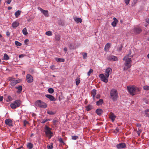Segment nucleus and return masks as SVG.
I'll list each match as a JSON object with an SVG mask.
<instances>
[{"label": "nucleus", "instance_id": "1", "mask_svg": "<svg viewBox=\"0 0 149 149\" xmlns=\"http://www.w3.org/2000/svg\"><path fill=\"white\" fill-rule=\"evenodd\" d=\"M123 60L125 61L124 64L125 65L124 68V70H126L131 67V65L130 64L132 62L131 58H129V55H127L124 57Z\"/></svg>", "mask_w": 149, "mask_h": 149}, {"label": "nucleus", "instance_id": "2", "mask_svg": "<svg viewBox=\"0 0 149 149\" xmlns=\"http://www.w3.org/2000/svg\"><path fill=\"white\" fill-rule=\"evenodd\" d=\"M128 91L130 94L132 95H136L137 92L139 91V89L134 86H127V87Z\"/></svg>", "mask_w": 149, "mask_h": 149}, {"label": "nucleus", "instance_id": "3", "mask_svg": "<svg viewBox=\"0 0 149 149\" xmlns=\"http://www.w3.org/2000/svg\"><path fill=\"white\" fill-rule=\"evenodd\" d=\"M118 97V92L115 89H111L110 92V98L113 101H115L117 100Z\"/></svg>", "mask_w": 149, "mask_h": 149}, {"label": "nucleus", "instance_id": "4", "mask_svg": "<svg viewBox=\"0 0 149 149\" xmlns=\"http://www.w3.org/2000/svg\"><path fill=\"white\" fill-rule=\"evenodd\" d=\"M35 104L36 106L42 108H46L47 107V105L46 103L40 100H37Z\"/></svg>", "mask_w": 149, "mask_h": 149}, {"label": "nucleus", "instance_id": "5", "mask_svg": "<svg viewBox=\"0 0 149 149\" xmlns=\"http://www.w3.org/2000/svg\"><path fill=\"white\" fill-rule=\"evenodd\" d=\"M21 104V102L19 100H16L13 103L10 104V106L12 109H15L20 106Z\"/></svg>", "mask_w": 149, "mask_h": 149}, {"label": "nucleus", "instance_id": "6", "mask_svg": "<svg viewBox=\"0 0 149 149\" xmlns=\"http://www.w3.org/2000/svg\"><path fill=\"white\" fill-rule=\"evenodd\" d=\"M45 132L46 135L50 139L52 136L53 133L51 131V129L47 126H45Z\"/></svg>", "mask_w": 149, "mask_h": 149}, {"label": "nucleus", "instance_id": "7", "mask_svg": "<svg viewBox=\"0 0 149 149\" xmlns=\"http://www.w3.org/2000/svg\"><path fill=\"white\" fill-rule=\"evenodd\" d=\"M99 77L100 78L101 80L105 83H107L108 81V78L109 77H107L105 75H104L103 74H101L99 75Z\"/></svg>", "mask_w": 149, "mask_h": 149}, {"label": "nucleus", "instance_id": "8", "mask_svg": "<svg viewBox=\"0 0 149 149\" xmlns=\"http://www.w3.org/2000/svg\"><path fill=\"white\" fill-rule=\"evenodd\" d=\"M112 72V69L110 68H108L106 69L105 75L107 77H109V75Z\"/></svg>", "mask_w": 149, "mask_h": 149}, {"label": "nucleus", "instance_id": "9", "mask_svg": "<svg viewBox=\"0 0 149 149\" xmlns=\"http://www.w3.org/2000/svg\"><path fill=\"white\" fill-rule=\"evenodd\" d=\"M26 79L27 82L29 83H31L33 81V77L30 74H27L26 75Z\"/></svg>", "mask_w": 149, "mask_h": 149}, {"label": "nucleus", "instance_id": "10", "mask_svg": "<svg viewBox=\"0 0 149 149\" xmlns=\"http://www.w3.org/2000/svg\"><path fill=\"white\" fill-rule=\"evenodd\" d=\"M116 147L118 149H122L125 148L126 147V145L125 143H121L117 144Z\"/></svg>", "mask_w": 149, "mask_h": 149}, {"label": "nucleus", "instance_id": "11", "mask_svg": "<svg viewBox=\"0 0 149 149\" xmlns=\"http://www.w3.org/2000/svg\"><path fill=\"white\" fill-rule=\"evenodd\" d=\"M38 9L40 10L41 12L46 17H48L49 16V14L48 13V11L47 10H45L42 9L40 8H39Z\"/></svg>", "mask_w": 149, "mask_h": 149}, {"label": "nucleus", "instance_id": "12", "mask_svg": "<svg viewBox=\"0 0 149 149\" xmlns=\"http://www.w3.org/2000/svg\"><path fill=\"white\" fill-rule=\"evenodd\" d=\"M45 96L51 101H55L56 100L54 97L51 95L46 94L45 95Z\"/></svg>", "mask_w": 149, "mask_h": 149}, {"label": "nucleus", "instance_id": "13", "mask_svg": "<svg viewBox=\"0 0 149 149\" xmlns=\"http://www.w3.org/2000/svg\"><path fill=\"white\" fill-rule=\"evenodd\" d=\"M12 121L10 119H6L5 120V123L7 125H8L10 126L13 127V126L12 123Z\"/></svg>", "mask_w": 149, "mask_h": 149}, {"label": "nucleus", "instance_id": "14", "mask_svg": "<svg viewBox=\"0 0 149 149\" xmlns=\"http://www.w3.org/2000/svg\"><path fill=\"white\" fill-rule=\"evenodd\" d=\"M108 59L109 60H113L114 61H117L118 60V58L116 56L112 55L108 57Z\"/></svg>", "mask_w": 149, "mask_h": 149}, {"label": "nucleus", "instance_id": "15", "mask_svg": "<svg viewBox=\"0 0 149 149\" xmlns=\"http://www.w3.org/2000/svg\"><path fill=\"white\" fill-rule=\"evenodd\" d=\"M116 116L112 112H111L109 116V118L111 120L112 122H113L115 120Z\"/></svg>", "mask_w": 149, "mask_h": 149}, {"label": "nucleus", "instance_id": "16", "mask_svg": "<svg viewBox=\"0 0 149 149\" xmlns=\"http://www.w3.org/2000/svg\"><path fill=\"white\" fill-rule=\"evenodd\" d=\"M134 30V33L136 34H139L142 31V29L139 27H135Z\"/></svg>", "mask_w": 149, "mask_h": 149}, {"label": "nucleus", "instance_id": "17", "mask_svg": "<svg viewBox=\"0 0 149 149\" xmlns=\"http://www.w3.org/2000/svg\"><path fill=\"white\" fill-rule=\"evenodd\" d=\"M113 21L111 23V25L115 27L116 26L118 21L117 19L115 17L113 18Z\"/></svg>", "mask_w": 149, "mask_h": 149}, {"label": "nucleus", "instance_id": "18", "mask_svg": "<svg viewBox=\"0 0 149 149\" xmlns=\"http://www.w3.org/2000/svg\"><path fill=\"white\" fill-rule=\"evenodd\" d=\"M96 113L99 116H100L102 113V110L100 109H97L95 111Z\"/></svg>", "mask_w": 149, "mask_h": 149}, {"label": "nucleus", "instance_id": "19", "mask_svg": "<svg viewBox=\"0 0 149 149\" xmlns=\"http://www.w3.org/2000/svg\"><path fill=\"white\" fill-rule=\"evenodd\" d=\"M15 88L18 89V91H17V93H20L21 92L22 89V86L20 85L18 86H16L15 87Z\"/></svg>", "mask_w": 149, "mask_h": 149}, {"label": "nucleus", "instance_id": "20", "mask_svg": "<svg viewBox=\"0 0 149 149\" xmlns=\"http://www.w3.org/2000/svg\"><path fill=\"white\" fill-rule=\"evenodd\" d=\"M91 93L92 95L93 99L94 100H95V97L96 94V90L95 89H93L92 90Z\"/></svg>", "mask_w": 149, "mask_h": 149}, {"label": "nucleus", "instance_id": "21", "mask_svg": "<svg viewBox=\"0 0 149 149\" xmlns=\"http://www.w3.org/2000/svg\"><path fill=\"white\" fill-rule=\"evenodd\" d=\"M86 110L88 111H89L93 108V107L92 105L89 104L86 107Z\"/></svg>", "mask_w": 149, "mask_h": 149}, {"label": "nucleus", "instance_id": "22", "mask_svg": "<svg viewBox=\"0 0 149 149\" xmlns=\"http://www.w3.org/2000/svg\"><path fill=\"white\" fill-rule=\"evenodd\" d=\"M27 147L28 149H32L33 147V145L31 143H27Z\"/></svg>", "mask_w": 149, "mask_h": 149}, {"label": "nucleus", "instance_id": "23", "mask_svg": "<svg viewBox=\"0 0 149 149\" xmlns=\"http://www.w3.org/2000/svg\"><path fill=\"white\" fill-rule=\"evenodd\" d=\"M103 103V101L102 99H100L99 100L96 102V105L99 106L102 105Z\"/></svg>", "mask_w": 149, "mask_h": 149}, {"label": "nucleus", "instance_id": "24", "mask_svg": "<svg viewBox=\"0 0 149 149\" xmlns=\"http://www.w3.org/2000/svg\"><path fill=\"white\" fill-rule=\"evenodd\" d=\"M19 25V23L17 22H14L12 24V26L13 27L15 28L17 27Z\"/></svg>", "mask_w": 149, "mask_h": 149}, {"label": "nucleus", "instance_id": "25", "mask_svg": "<svg viewBox=\"0 0 149 149\" xmlns=\"http://www.w3.org/2000/svg\"><path fill=\"white\" fill-rule=\"evenodd\" d=\"M74 20L77 23H78L79 22L81 23L82 22V19L81 18L78 17L74 18Z\"/></svg>", "mask_w": 149, "mask_h": 149}, {"label": "nucleus", "instance_id": "26", "mask_svg": "<svg viewBox=\"0 0 149 149\" xmlns=\"http://www.w3.org/2000/svg\"><path fill=\"white\" fill-rule=\"evenodd\" d=\"M110 44L109 43H107L105 45L104 49L105 51H106L108 50L110 47Z\"/></svg>", "mask_w": 149, "mask_h": 149}, {"label": "nucleus", "instance_id": "27", "mask_svg": "<svg viewBox=\"0 0 149 149\" xmlns=\"http://www.w3.org/2000/svg\"><path fill=\"white\" fill-rule=\"evenodd\" d=\"M21 13V10H18L15 13V15L16 17H17L20 15Z\"/></svg>", "mask_w": 149, "mask_h": 149}, {"label": "nucleus", "instance_id": "28", "mask_svg": "<svg viewBox=\"0 0 149 149\" xmlns=\"http://www.w3.org/2000/svg\"><path fill=\"white\" fill-rule=\"evenodd\" d=\"M56 60L58 62H63L65 61L64 59L60 58H56Z\"/></svg>", "mask_w": 149, "mask_h": 149}, {"label": "nucleus", "instance_id": "29", "mask_svg": "<svg viewBox=\"0 0 149 149\" xmlns=\"http://www.w3.org/2000/svg\"><path fill=\"white\" fill-rule=\"evenodd\" d=\"M3 58L5 60H9L10 59L9 57L6 53H5L4 54Z\"/></svg>", "mask_w": 149, "mask_h": 149}, {"label": "nucleus", "instance_id": "30", "mask_svg": "<svg viewBox=\"0 0 149 149\" xmlns=\"http://www.w3.org/2000/svg\"><path fill=\"white\" fill-rule=\"evenodd\" d=\"M55 38L56 41H59L61 38V36L58 34L56 35L55 36Z\"/></svg>", "mask_w": 149, "mask_h": 149}, {"label": "nucleus", "instance_id": "31", "mask_svg": "<svg viewBox=\"0 0 149 149\" xmlns=\"http://www.w3.org/2000/svg\"><path fill=\"white\" fill-rule=\"evenodd\" d=\"M22 33L23 34L26 35L28 34L27 29L26 28H24L22 30Z\"/></svg>", "mask_w": 149, "mask_h": 149}, {"label": "nucleus", "instance_id": "32", "mask_svg": "<svg viewBox=\"0 0 149 149\" xmlns=\"http://www.w3.org/2000/svg\"><path fill=\"white\" fill-rule=\"evenodd\" d=\"M48 91L49 93L51 94L53 93L54 92V89L52 88H49L48 90Z\"/></svg>", "mask_w": 149, "mask_h": 149}, {"label": "nucleus", "instance_id": "33", "mask_svg": "<svg viewBox=\"0 0 149 149\" xmlns=\"http://www.w3.org/2000/svg\"><path fill=\"white\" fill-rule=\"evenodd\" d=\"M58 120L54 119L53 121V124L54 125H56L58 123Z\"/></svg>", "mask_w": 149, "mask_h": 149}, {"label": "nucleus", "instance_id": "34", "mask_svg": "<svg viewBox=\"0 0 149 149\" xmlns=\"http://www.w3.org/2000/svg\"><path fill=\"white\" fill-rule=\"evenodd\" d=\"M76 84L78 86L80 83V80L79 78H77L76 79Z\"/></svg>", "mask_w": 149, "mask_h": 149}, {"label": "nucleus", "instance_id": "35", "mask_svg": "<svg viewBox=\"0 0 149 149\" xmlns=\"http://www.w3.org/2000/svg\"><path fill=\"white\" fill-rule=\"evenodd\" d=\"M53 148V144L52 143H51L50 145H48L47 146L48 149H52Z\"/></svg>", "mask_w": 149, "mask_h": 149}, {"label": "nucleus", "instance_id": "36", "mask_svg": "<svg viewBox=\"0 0 149 149\" xmlns=\"http://www.w3.org/2000/svg\"><path fill=\"white\" fill-rule=\"evenodd\" d=\"M15 44L16 45L18 46H20L22 45V43L17 41H15Z\"/></svg>", "mask_w": 149, "mask_h": 149}, {"label": "nucleus", "instance_id": "37", "mask_svg": "<svg viewBox=\"0 0 149 149\" xmlns=\"http://www.w3.org/2000/svg\"><path fill=\"white\" fill-rule=\"evenodd\" d=\"M16 81H14V80H13L12 81H11V83H10L11 85L12 86H13L15 85L16 84Z\"/></svg>", "mask_w": 149, "mask_h": 149}, {"label": "nucleus", "instance_id": "38", "mask_svg": "<svg viewBox=\"0 0 149 149\" xmlns=\"http://www.w3.org/2000/svg\"><path fill=\"white\" fill-rule=\"evenodd\" d=\"M93 70L92 69H90L89 71L87 73V75L89 76L93 72Z\"/></svg>", "mask_w": 149, "mask_h": 149}, {"label": "nucleus", "instance_id": "39", "mask_svg": "<svg viewBox=\"0 0 149 149\" xmlns=\"http://www.w3.org/2000/svg\"><path fill=\"white\" fill-rule=\"evenodd\" d=\"M46 34L48 36H51L52 35V33L50 31H47L46 33Z\"/></svg>", "mask_w": 149, "mask_h": 149}, {"label": "nucleus", "instance_id": "40", "mask_svg": "<svg viewBox=\"0 0 149 149\" xmlns=\"http://www.w3.org/2000/svg\"><path fill=\"white\" fill-rule=\"evenodd\" d=\"M79 138L78 136H72V140H76Z\"/></svg>", "mask_w": 149, "mask_h": 149}, {"label": "nucleus", "instance_id": "41", "mask_svg": "<svg viewBox=\"0 0 149 149\" xmlns=\"http://www.w3.org/2000/svg\"><path fill=\"white\" fill-rule=\"evenodd\" d=\"M145 112L146 116L149 117V110H146L145 111Z\"/></svg>", "mask_w": 149, "mask_h": 149}, {"label": "nucleus", "instance_id": "42", "mask_svg": "<svg viewBox=\"0 0 149 149\" xmlns=\"http://www.w3.org/2000/svg\"><path fill=\"white\" fill-rule=\"evenodd\" d=\"M47 113L48 114H49V115H54L55 113L52 112V111H47Z\"/></svg>", "mask_w": 149, "mask_h": 149}, {"label": "nucleus", "instance_id": "43", "mask_svg": "<svg viewBox=\"0 0 149 149\" xmlns=\"http://www.w3.org/2000/svg\"><path fill=\"white\" fill-rule=\"evenodd\" d=\"M143 89L145 90H149V86H145L143 87Z\"/></svg>", "mask_w": 149, "mask_h": 149}, {"label": "nucleus", "instance_id": "44", "mask_svg": "<svg viewBox=\"0 0 149 149\" xmlns=\"http://www.w3.org/2000/svg\"><path fill=\"white\" fill-rule=\"evenodd\" d=\"M49 120V119H43L42 120V121L41 122V123H46L47 121Z\"/></svg>", "mask_w": 149, "mask_h": 149}, {"label": "nucleus", "instance_id": "45", "mask_svg": "<svg viewBox=\"0 0 149 149\" xmlns=\"http://www.w3.org/2000/svg\"><path fill=\"white\" fill-rule=\"evenodd\" d=\"M83 54V58L84 59H86L87 56V54L86 53H84V54Z\"/></svg>", "mask_w": 149, "mask_h": 149}, {"label": "nucleus", "instance_id": "46", "mask_svg": "<svg viewBox=\"0 0 149 149\" xmlns=\"http://www.w3.org/2000/svg\"><path fill=\"white\" fill-rule=\"evenodd\" d=\"M130 0H125V2L126 5H128L130 2Z\"/></svg>", "mask_w": 149, "mask_h": 149}, {"label": "nucleus", "instance_id": "47", "mask_svg": "<svg viewBox=\"0 0 149 149\" xmlns=\"http://www.w3.org/2000/svg\"><path fill=\"white\" fill-rule=\"evenodd\" d=\"M59 141L61 143H64V142L63 141V140L61 138H59Z\"/></svg>", "mask_w": 149, "mask_h": 149}, {"label": "nucleus", "instance_id": "48", "mask_svg": "<svg viewBox=\"0 0 149 149\" xmlns=\"http://www.w3.org/2000/svg\"><path fill=\"white\" fill-rule=\"evenodd\" d=\"M119 132V129L118 128H116L115 130H114V132L116 133H117Z\"/></svg>", "mask_w": 149, "mask_h": 149}, {"label": "nucleus", "instance_id": "49", "mask_svg": "<svg viewBox=\"0 0 149 149\" xmlns=\"http://www.w3.org/2000/svg\"><path fill=\"white\" fill-rule=\"evenodd\" d=\"M28 123V121H27L25 120L24 121V126H25Z\"/></svg>", "mask_w": 149, "mask_h": 149}, {"label": "nucleus", "instance_id": "50", "mask_svg": "<svg viewBox=\"0 0 149 149\" xmlns=\"http://www.w3.org/2000/svg\"><path fill=\"white\" fill-rule=\"evenodd\" d=\"M12 0H7L6 1V2L8 4H9L11 3Z\"/></svg>", "mask_w": 149, "mask_h": 149}, {"label": "nucleus", "instance_id": "51", "mask_svg": "<svg viewBox=\"0 0 149 149\" xmlns=\"http://www.w3.org/2000/svg\"><path fill=\"white\" fill-rule=\"evenodd\" d=\"M6 35L7 36L9 37L10 36V32H9V31L7 32L6 33Z\"/></svg>", "mask_w": 149, "mask_h": 149}, {"label": "nucleus", "instance_id": "52", "mask_svg": "<svg viewBox=\"0 0 149 149\" xmlns=\"http://www.w3.org/2000/svg\"><path fill=\"white\" fill-rule=\"evenodd\" d=\"M96 97L97 99H99L100 97V95L99 94L97 95Z\"/></svg>", "mask_w": 149, "mask_h": 149}, {"label": "nucleus", "instance_id": "53", "mask_svg": "<svg viewBox=\"0 0 149 149\" xmlns=\"http://www.w3.org/2000/svg\"><path fill=\"white\" fill-rule=\"evenodd\" d=\"M141 133V131H140V130H139V131H137V134H138L139 136L140 135Z\"/></svg>", "mask_w": 149, "mask_h": 149}, {"label": "nucleus", "instance_id": "54", "mask_svg": "<svg viewBox=\"0 0 149 149\" xmlns=\"http://www.w3.org/2000/svg\"><path fill=\"white\" fill-rule=\"evenodd\" d=\"M24 56V55H23V54H22L20 55L19 56V58H21L23 57Z\"/></svg>", "mask_w": 149, "mask_h": 149}, {"label": "nucleus", "instance_id": "55", "mask_svg": "<svg viewBox=\"0 0 149 149\" xmlns=\"http://www.w3.org/2000/svg\"><path fill=\"white\" fill-rule=\"evenodd\" d=\"M29 40L28 39H26L25 40L24 42H25V43H26V42H29Z\"/></svg>", "mask_w": 149, "mask_h": 149}, {"label": "nucleus", "instance_id": "56", "mask_svg": "<svg viewBox=\"0 0 149 149\" xmlns=\"http://www.w3.org/2000/svg\"><path fill=\"white\" fill-rule=\"evenodd\" d=\"M3 99V96H1L0 97V102L2 101Z\"/></svg>", "mask_w": 149, "mask_h": 149}, {"label": "nucleus", "instance_id": "57", "mask_svg": "<svg viewBox=\"0 0 149 149\" xmlns=\"http://www.w3.org/2000/svg\"><path fill=\"white\" fill-rule=\"evenodd\" d=\"M12 8V7L10 6H8V10H10Z\"/></svg>", "mask_w": 149, "mask_h": 149}, {"label": "nucleus", "instance_id": "58", "mask_svg": "<svg viewBox=\"0 0 149 149\" xmlns=\"http://www.w3.org/2000/svg\"><path fill=\"white\" fill-rule=\"evenodd\" d=\"M122 49V47H120L119 49H118V51H120Z\"/></svg>", "mask_w": 149, "mask_h": 149}, {"label": "nucleus", "instance_id": "59", "mask_svg": "<svg viewBox=\"0 0 149 149\" xmlns=\"http://www.w3.org/2000/svg\"><path fill=\"white\" fill-rule=\"evenodd\" d=\"M64 50L65 52H66V51H67V48L66 47H65L64 48Z\"/></svg>", "mask_w": 149, "mask_h": 149}, {"label": "nucleus", "instance_id": "60", "mask_svg": "<svg viewBox=\"0 0 149 149\" xmlns=\"http://www.w3.org/2000/svg\"><path fill=\"white\" fill-rule=\"evenodd\" d=\"M14 80V81H16V84L19 82L18 81V80Z\"/></svg>", "mask_w": 149, "mask_h": 149}, {"label": "nucleus", "instance_id": "61", "mask_svg": "<svg viewBox=\"0 0 149 149\" xmlns=\"http://www.w3.org/2000/svg\"><path fill=\"white\" fill-rule=\"evenodd\" d=\"M147 57L149 58V54L147 55Z\"/></svg>", "mask_w": 149, "mask_h": 149}, {"label": "nucleus", "instance_id": "62", "mask_svg": "<svg viewBox=\"0 0 149 149\" xmlns=\"http://www.w3.org/2000/svg\"><path fill=\"white\" fill-rule=\"evenodd\" d=\"M34 135V134H31V136H33Z\"/></svg>", "mask_w": 149, "mask_h": 149}, {"label": "nucleus", "instance_id": "63", "mask_svg": "<svg viewBox=\"0 0 149 149\" xmlns=\"http://www.w3.org/2000/svg\"><path fill=\"white\" fill-rule=\"evenodd\" d=\"M147 22L149 23V19L147 20Z\"/></svg>", "mask_w": 149, "mask_h": 149}, {"label": "nucleus", "instance_id": "64", "mask_svg": "<svg viewBox=\"0 0 149 149\" xmlns=\"http://www.w3.org/2000/svg\"><path fill=\"white\" fill-rule=\"evenodd\" d=\"M16 149H21V148H17Z\"/></svg>", "mask_w": 149, "mask_h": 149}]
</instances>
